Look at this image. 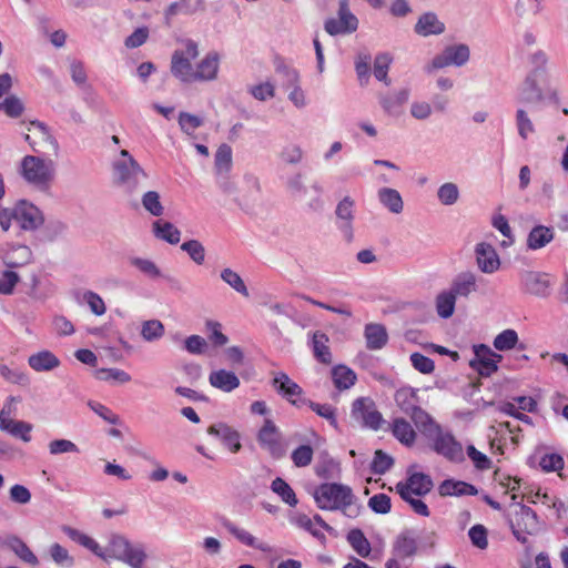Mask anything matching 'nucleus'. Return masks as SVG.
Instances as JSON below:
<instances>
[{
    "label": "nucleus",
    "mask_w": 568,
    "mask_h": 568,
    "mask_svg": "<svg viewBox=\"0 0 568 568\" xmlns=\"http://www.w3.org/2000/svg\"><path fill=\"white\" fill-rule=\"evenodd\" d=\"M314 499L322 510H341L349 518H356L361 513V506L356 504V497L347 485L338 483L321 484L315 489Z\"/></svg>",
    "instance_id": "f257e3e1"
},
{
    "label": "nucleus",
    "mask_w": 568,
    "mask_h": 568,
    "mask_svg": "<svg viewBox=\"0 0 568 568\" xmlns=\"http://www.w3.org/2000/svg\"><path fill=\"white\" fill-rule=\"evenodd\" d=\"M22 178L40 190H47L53 180L54 163L44 161L39 156L26 155L20 165Z\"/></svg>",
    "instance_id": "f03ea898"
},
{
    "label": "nucleus",
    "mask_w": 568,
    "mask_h": 568,
    "mask_svg": "<svg viewBox=\"0 0 568 568\" xmlns=\"http://www.w3.org/2000/svg\"><path fill=\"white\" fill-rule=\"evenodd\" d=\"M184 49L175 50L171 59V73L184 83H193L195 69L192 61L199 57L197 43L191 39L185 40Z\"/></svg>",
    "instance_id": "7ed1b4c3"
},
{
    "label": "nucleus",
    "mask_w": 568,
    "mask_h": 568,
    "mask_svg": "<svg viewBox=\"0 0 568 568\" xmlns=\"http://www.w3.org/2000/svg\"><path fill=\"white\" fill-rule=\"evenodd\" d=\"M120 155L123 159L118 160L113 165L115 179L129 189H135L140 182L146 180L148 174L131 156L129 151L122 150Z\"/></svg>",
    "instance_id": "20e7f679"
},
{
    "label": "nucleus",
    "mask_w": 568,
    "mask_h": 568,
    "mask_svg": "<svg viewBox=\"0 0 568 568\" xmlns=\"http://www.w3.org/2000/svg\"><path fill=\"white\" fill-rule=\"evenodd\" d=\"M27 131L28 133H26L24 140L34 152H52L54 155L58 154L59 144L43 122L38 120L30 121Z\"/></svg>",
    "instance_id": "39448f33"
},
{
    "label": "nucleus",
    "mask_w": 568,
    "mask_h": 568,
    "mask_svg": "<svg viewBox=\"0 0 568 568\" xmlns=\"http://www.w3.org/2000/svg\"><path fill=\"white\" fill-rule=\"evenodd\" d=\"M257 443L274 459H281L286 455V445L282 433L272 419L264 420L257 433Z\"/></svg>",
    "instance_id": "423d86ee"
},
{
    "label": "nucleus",
    "mask_w": 568,
    "mask_h": 568,
    "mask_svg": "<svg viewBox=\"0 0 568 568\" xmlns=\"http://www.w3.org/2000/svg\"><path fill=\"white\" fill-rule=\"evenodd\" d=\"M352 417L373 430H378L385 423L382 414L376 409L374 400L368 397H361L354 400Z\"/></svg>",
    "instance_id": "0eeeda50"
},
{
    "label": "nucleus",
    "mask_w": 568,
    "mask_h": 568,
    "mask_svg": "<svg viewBox=\"0 0 568 568\" xmlns=\"http://www.w3.org/2000/svg\"><path fill=\"white\" fill-rule=\"evenodd\" d=\"M538 529L537 514L528 506L521 505L516 513L515 521L511 523V531L516 539L521 544L528 542V536L535 534Z\"/></svg>",
    "instance_id": "6e6552de"
},
{
    "label": "nucleus",
    "mask_w": 568,
    "mask_h": 568,
    "mask_svg": "<svg viewBox=\"0 0 568 568\" xmlns=\"http://www.w3.org/2000/svg\"><path fill=\"white\" fill-rule=\"evenodd\" d=\"M475 357L470 361V367L480 376L489 377L498 369V363L503 356L495 353L489 346L479 344L474 346Z\"/></svg>",
    "instance_id": "1a4fd4ad"
},
{
    "label": "nucleus",
    "mask_w": 568,
    "mask_h": 568,
    "mask_svg": "<svg viewBox=\"0 0 568 568\" xmlns=\"http://www.w3.org/2000/svg\"><path fill=\"white\" fill-rule=\"evenodd\" d=\"M520 285L526 294L547 297L550 294L552 280L548 273L525 271L520 274Z\"/></svg>",
    "instance_id": "9d476101"
},
{
    "label": "nucleus",
    "mask_w": 568,
    "mask_h": 568,
    "mask_svg": "<svg viewBox=\"0 0 568 568\" xmlns=\"http://www.w3.org/2000/svg\"><path fill=\"white\" fill-rule=\"evenodd\" d=\"M433 486L434 484L430 476L424 473H413L408 475L405 481H398L396 484V491L402 499H408V497L413 495H427Z\"/></svg>",
    "instance_id": "9b49d317"
},
{
    "label": "nucleus",
    "mask_w": 568,
    "mask_h": 568,
    "mask_svg": "<svg viewBox=\"0 0 568 568\" xmlns=\"http://www.w3.org/2000/svg\"><path fill=\"white\" fill-rule=\"evenodd\" d=\"M433 439V449L454 463H460L464 460V449L459 442L449 434L443 433L442 429L435 434Z\"/></svg>",
    "instance_id": "f8f14e48"
},
{
    "label": "nucleus",
    "mask_w": 568,
    "mask_h": 568,
    "mask_svg": "<svg viewBox=\"0 0 568 568\" xmlns=\"http://www.w3.org/2000/svg\"><path fill=\"white\" fill-rule=\"evenodd\" d=\"M273 387L276 392L284 397L287 402L296 407L301 406V398L303 397V388L288 377L287 374L281 372L273 378Z\"/></svg>",
    "instance_id": "ddd939ff"
},
{
    "label": "nucleus",
    "mask_w": 568,
    "mask_h": 568,
    "mask_svg": "<svg viewBox=\"0 0 568 568\" xmlns=\"http://www.w3.org/2000/svg\"><path fill=\"white\" fill-rule=\"evenodd\" d=\"M469 59V49L465 44L447 47L444 52L433 59L434 69H442L448 65H463Z\"/></svg>",
    "instance_id": "4468645a"
},
{
    "label": "nucleus",
    "mask_w": 568,
    "mask_h": 568,
    "mask_svg": "<svg viewBox=\"0 0 568 568\" xmlns=\"http://www.w3.org/2000/svg\"><path fill=\"white\" fill-rule=\"evenodd\" d=\"M16 222L23 230H36L43 223L41 212L33 204L20 201L14 206Z\"/></svg>",
    "instance_id": "2eb2a0df"
},
{
    "label": "nucleus",
    "mask_w": 568,
    "mask_h": 568,
    "mask_svg": "<svg viewBox=\"0 0 568 568\" xmlns=\"http://www.w3.org/2000/svg\"><path fill=\"white\" fill-rule=\"evenodd\" d=\"M476 261L481 272L491 274L500 266L499 256L493 245L479 243L476 245Z\"/></svg>",
    "instance_id": "dca6fc26"
},
{
    "label": "nucleus",
    "mask_w": 568,
    "mask_h": 568,
    "mask_svg": "<svg viewBox=\"0 0 568 568\" xmlns=\"http://www.w3.org/2000/svg\"><path fill=\"white\" fill-rule=\"evenodd\" d=\"M220 65L217 52H209L195 68L193 82L212 81L216 78Z\"/></svg>",
    "instance_id": "f3484780"
},
{
    "label": "nucleus",
    "mask_w": 568,
    "mask_h": 568,
    "mask_svg": "<svg viewBox=\"0 0 568 568\" xmlns=\"http://www.w3.org/2000/svg\"><path fill=\"white\" fill-rule=\"evenodd\" d=\"M207 433L213 436H217L223 445L231 452V453H237L242 445L240 442V434L236 429L233 427L220 423L215 425H211L207 428Z\"/></svg>",
    "instance_id": "a211bd4d"
},
{
    "label": "nucleus",
    "mask_w": 568,
    "mask_h": 568,
    "mask_svg": "<svg viewBox=\"0 0 568 568\" xmlns=\"http://www.w3.org/2000/svg\"><path fill=\"white\" fill-rule=\"evenodd\" d=\"M294 523L297 527L310 532L313 537L321 540L322 542L326 540V537L317 527L327 531L333 530V528L320 515H315L313 518H311L307 515L301 514L294 519Z\"/></svg>",
    "instance_id": "6ab92c4d"
},
{
    "label": "nucleus",
    "mask_w": 568,
    "mask_h": 568,
    "mask_svg": "<svg viewBox=\"0 0 568 568\" xmlns=\"http://www.w3.org/2000/svg\"><path fill=\"white\" fill-rule=\"evenodd\" d=\"M418 392L419 389L410 386H404L396 390L394 395L395 403L406 415L420 407Z\"/></svg>",
    "instance_id": "aec40b11"
},
{
    "label": "nucleus",
    "mask_w": 568,
    "mask_h": 568,
    "mask_svg": "<svg viewBox=\"0 0 568 568\" xmlns=\"http://www.w3.org/2000/svg\"><path fill=\"white\" fill-rule=\"evenodd\" d=\"M209 382L212 387L224 393H231L240 386V378L236 374L226 369L212 371Z\"/></svg>",
    "instance_id": "412c9836"
},
{
    "label": "nucleus",
    "mask_w": 568,
    "mask_h": 568,
    "mask_svg": "<svg viewBox=\"0 0 568 568\" xmlns=\"http://www.w3.org/2000/svg\"><path fill=\"white\" fill-rule=\"evenodd\" d=\"M312 351L315 359L324 365L333 363V355L329 347V337L322 331L312 335Z\"/></svg>",
    "instance_id": "4be33fe9"
},
{
    "label": "nucleus",
    "mask_w": 568,
    "mask_h": 568,
    "mask_svg": "<svg viewBox=\"0 0 568 568\" xmlns=\"http://www.w3.org/2000/svg\"><path fill=\"white\" fill-rule=\"evenodd\" d=\"M393 436L405 446H413L416 440V432L409 422L403 417L394 418L389 424Z\"/></svg>",
    "instance_id": "5701e85b"
},
{
    "label": "nucleus",
    "mask_w": 568,
    "mask_h": 568,
    "mask_svg": "<svg viewBox=\"0 0 568 568\" xmlns=\"http://www.w3.org/2000/svg\"><path fill=\"white\" fill-rule=\"evenodd\" d=\"M29 366L36 372H49L60 366V359L50 351L43 349L28 357Z\"/></svg>",
    "instance_id": "b1692460"
},
{
    "label": "nucleus",
    "mask_w": 568,
    "mask_h": 568,
    "mask_svg": "<svg viewBox=\"0 0 568 568\" xmlns=\"http://www.w3.org/2000/svg\"><path fill=\"white\" fill-rule=\"evenodd\" d=\"M417 429L426 437H433L440 430V426L422 407H418L408 415Z\"/></svg>",
    "instance_id": "393cba45"
},
{
    "label": "nucleus",
    "mask_w": 568,
    "mask_h": 568,
    "mask_svg": "<svg viewBox=\"0 0 568 568\" xmlns=\"http://www.w3.org/2000/svg\"><path fill=\"white\" fill-rule=\"evenodd\" d=\"M414 30L422 37H428L443 33L445 24L438 20L434 12H426L419 17Z\"/></svg>",
    "instance_id": "a878e982"
},
{
    "label": "nucleus",
    "mask_w": 568,
    "mask_h": 568,
    "mask_svg": "<svg viewBox=\"0 0 568 568\" xmlns=\"http://www.w3.org/2000/svg\"><path fill=\"white\" fill-rule=\"evenodd\" d=\"M438 493L440 496H474L477 489L474 485L462 480L446 479L439 485Z\"/></svg>",
    "instance_id": "bb28decb"
},
{
    "label": "nucleus",
    "mask_w": 568,
    "mask_h": 568,
    "mask_svg": "<svg viewBox=\"0 0 568 568\" xmlns=\"http://www.w3.org/2000/svg\"><path fill=\"white\" fill-rule=\"evenodd\" d=\"M224 528L232 534L241 544L268 552L271 548L264 542H257L256 538L243 528L237 527L230 520L223 521Z\"/></svg>",
    "instance_id": "cd10ccee"
},
{
    "label": "nucleus",
    "mask_w": 568,
    "mask_h": 568,
    "mask_svg": "<svg viewBox=\"0 0 568 568\" xmlns=\"http://www.w3.org/2000/svg\"><path fill=\"white\" fill-rule=\"evenodd\" d=\"M32 252L27 245L12 246L4 254L3 262L9 268H17L29 264Z\"/></svg>",
    "instance_id": "c85d7f7f"
},
{
    "label": "nucleus",
    "mask_w": 568,
    "mask_h": 568,
    "mask_svg": "<svg viewBox=\"0 0 568 568\" xmlns=\"http://www.w3.org/2000/svg\"><path fill=\"white\" fill-rule=\"evenodd\" d=\"M4 545L12 550L21 561L30 565L37 566L39 560L33 551L29 548V546L17 536L7 537Z\"/></svg>",
    "instance_id": "c756f323"
},
{
    "label": "nucleus",
    "mask_w": 568,
    "mask_h": 568,
    "mask_svg": "<svg viewBox=\"0 0 568 568\" xmlns=\"http://www.w3.org/2000/svg\"><path fill=\"white\" fill-rule=\"evenodd\" d=\"M366 346L368 349L376 351L383 348L388 339L385 327L381 324H367L364 332Z\"/></svg>",
    "instance_id": "7c9ffc66"
},
{
    "label": "nucleus",
    "mask_w": 568,
    "mask_h": 568,
    "mask_svg": "<svg viewBox=\"0 0 568 568\" xmlns=\"http://www.w3.org/2000/svg\"><path fill=\"white\" fill-rule=\"evenodd\" d=\"M152 231L156 239L165 241L170 244L180 242L181 232L171 222L156 220L152 224Z\"/></svg>",
    "instance_id": "2f4dec72"
},
{
    "label": "nucleus",
    "mask_w": 568,
    "mask_h": 568,
    "mask_svg": "<svg viewBox=\"0 0 568 568\" xmlns=\"http://www.w3.org/2000/svg\"><path fill=\"white\" fill-rule=\"evenodd\" d=\"M416 551V540L406 534H402L396 538L392 549V554L400 558L402 561H406L415 556Z\"/></svg>",
    "instance_id": "473e14b6"
},
{
    "label": "nucleus",
    "mask_w": 568,
    "mask_h": 568,
    "mask_svg": "<svg viewBox=\"0 0 568 568\" xmlns=\"http://www.w3.org/2000/svg\"><path fill=\"white\" fill-rule=\"evenodd\" d=\"M346 539L353 550L362 558H368L372 551L371 542L365 537L364 532L354 528L347 532Z\"/></svg>",
    "instance_id": "72a5a7b5"
},
{
    "label": "nucleus",
    "mask_w": 568,
    "mask_h": 568,
    "mask_svg": "<svg viewBox=\"0 0 568 568\" xmlns=\"http://www.w3.org/2000/svg\"><path fill=\"white\" fill-rule=\"evenodd\" d=\"M554 239V231L550 227L535 226L527 239V245L531 250H539L546 246Z\"/></svg>",
    "instance_id": "f704fd0d"
},
{
    "label": "nucleus",
    "mask_w": 568,
    "mask_h": 568,
    "mask_svg": "<svg viewBox=\"0 0 568 568\" xmlns=\"http://www.w3.org/2000/svg\"><path fill=\"white\" fill-rule=\"evenodd\" d=\"M332 378L337 389H348L356 382V374L345 365H336L332 369Z\"/></svg>",
    "instance_id": "c9c22d12"
},
{
    "label": "nucleus",
    "mask_w": 568,
    "mask_h": 568,
    "mask_svg": "<svg viewBox=\"0 0 568 568\" xmlns=\"http://www.w3.org/2000/svg\"><path fill=\"white\" fill-rule=\"evenodd\" d=\"M301 406H308L318 416L325 418L335 429L338 428L336 408L329 404H318L307 398H301Z\"/></svg>",
    "instance_id": "e433bc0d"
},
{
    "label": "nucleus",
    "mask_w": 568,
    "mask_h": 568,
    "mask_svg": "<svg viewBox=\"0 0 568 568\" xmlns=\"http://www.w3.org/2000/svg\"><path fill=\"white\" fill-rule=\"evenodd\" d=\"M379 201L392 213L398 214L403 211L404 203L398 191L395 189L383 187L378 192Z\"/></svg>",
    "instance_id": "4c0bfd02"
},
{
    "label": "nucleus",
    "mask_w": 568,
    "mask_h": 568,
    "mask_svg": "<svg viewBox=\"0 0 568 568\" xmlns=\"http://www.w3.org/2000/svg\"><path fill=\"white\" fill-rule=\"evenodd\" d=\"M455 296L467 297L476 291V276L473 273H463L454 281L450 290Z\"/></svg>",
    "instance_id": "58836bf2"
},
{
    "label": "nucleus",
    "mask_w": 568,
    "mask_h": 568,
    "mask_svg": "<svg viewBox=\"0 0 568 568\" xmlns=\"http://www.w3.org/2000/svg\"><path fill=\"white\" fill-rule=\"evenodd\" d=\"M94 377L98 381L118 384H125L131 381L130 374L120 368H99L94 372Z\"/></svg>",
    "instance_id": "ea45409f"
},
{
    "label": "nucleus",
    "mask_w": 568,
    "mask_h": 568,
    "mask_svg": "<svg viewBox=\"0 0 568 568\" xmlns=\"http://www.w3.org/2000/svg\"><path fill=\"white\" fill-rule=\"evenodd\" d=\"M456 296L452 291L442 292L436 298L437 314L442 318H448L454 314Z\"/></svg>",
    "instance_id": "a19ab883"
},
{
    "label": "nucleus",
    "mask_w": 568,
    "mask_h": 568,
    "mask_svg": "<svg viewBox=\"0 0 568 568\" xmlns=\"http://www.w3.org/2000/svg\"><path fill=\"white\" fill-rule=\"evenodd\" d=\"M130 546L131 544L126 538L119 535L113 536L110 539L109 546L106 548V559L115 558L122 560L126 551L130 549Z\"/></svg>",
    "instance_id": "79ce46f5"
},
{
    "label": "nucleus",
    "mask_w": 568,
    "mask_h": 568,
    "mask_svg": "<svg viewBox=\"0 0 568 568\" xmlns=\"http://www.w3.org/2000/svg\"><path fill=\"white\" fill-rule=\"evenodd\" d=\"M518 341L517 332L513 328H507L495 337L493 344L497 351L505 352L515 348Z\"/></svg>",
    "instance_id": "37998d69"
},
{
    "label": "nucleus",
    "mask_w": 568,
    "mask_h": 568,
    "mask_svg": "<svg viewBox=\"0 0 568 568\" xmlns=\"http://www.w3.org/2000/svg\"><path fill=\"white\" fill-rule=\"evenodd\" d=\"M338 4V20L343 23L344 30L346 33L355 32L358 28V20L351 12L348 0H339Z\"/></svg>",
    "instance_id": "c03bdc74"
},
{
    "label": "nucleus",
    "mask_w": 568,
    "mask_h": 568,
    "mask_svg": "<svg viewBox=\"0 0 568 568\" xmlns=\"http://www.w3.org/2000/svg\"><path fill=\"white\" fill-rule=\"evenodd\" d=\"M272 490L281 496L282 500L290 506H296L297 498L291 486L282 478L277 477L272 481Z\"/></svg>",
    "instance_id": "a18cd8bd"
},
{
    "label": "nucleus",
    "mask_w": 568,
    "mask_h": 568,
    "mask_svg": "<svg viewBox=\"0 0 568 568\" xmlns=\"http://www.w3.org/2000/svg\"><path fill=\"white\" fill-rule=\"evenodd\" d=\"M221 278L226 284H229L233 290H235L237 293L243 295L244 297L250 296L248 290L244 283V281L242 280L240 274H237L235 271L227 268V267L222 270Z\"/></svg>",
    "instance_id": "49530a36"
},
{
    "label": "nucleus",
    "mask_w": 568,
    "mask_h": 568,
    "mask_svg": "<svg viewBox=\"0 0 568 568\" xmlns=\"http://www.w3.org/2000/svg\"><path fill=\"white\" fill-rule=\"evenodd\" d=\"M142 205L153 216H161L164 212L160 194L156 191L145 192L142 196Z\"/></svg>",
    "instance_id": "de8ad7c7"
},
{
    "label": "nucleus",
    "mask_w": 568,
    "mask_h": 568,
    "mask_svg": "<svg viewBox=\"0 0 568 568\" xmlns=\"http://www.w3.org/2000/svg\"><path fill=\"white\" fill-rule=\"evenodd\" d=\"M394 465V459L382 449H377L371 464L374 474L383 475Z\"/></svg>",
    "instance_id": "09e8293b"
},
{
    "label": "nucleus",
    "mask_w": 568,
    "mask_h": 568,
    "mask_svg": "<svg viewBox=\"0 0 568 568\" xmlns=\"http://www.w3.org/2000/svg\"><path fill=\"white\" fill-rule=\"evenodd\" d=\"M163 334L164 326L159 320L145 321L142 324L141 335L148 342L159 339L163 336Z\"/></svg>",
    "instance_id": "8fccbe9b"
},
{
    "label": "nucleus",
    "mask_w": 568,
    "mask_h": 568,
    "mask_svg": "<svg viewBox=\"0 0 568 568\" xmlns=\"http://www.w3.org/2000/svg\"><path fill=\"white\" fill-rule=\"evenodd\" d=\"M392 63V58L387 53L376 55L374 61V75L378 81H384L389 84L388 70Z\"/></svg>",
    "instance_id": "3c124183"
},
{
    "label": "nucleus",
    "mask_w": 568,
    "mask_h": 568,
    "mask_svg": "<svg viewBox=\"0 0 568 568\" xmlns=\"http://www.w3.org/2000/svg\"><path fill=\"white\" fill-rule=\"evenodd\" d=\"M314 450L310 445H301L292 452L291 458L296 467H306L313 460Z\"/></svg>",
    "instance_id": "603ef678"
},
{
    "label": "nucleus",
    "mask_w": 568,
    "mask_h": 568,
    "mask_svg": "<svg viewBox=\"0 0 568 568\" xmlns=\"http://www.w3.org/2000/svg\"><path fill=\"white\" fill-rule=\"evenodd\" d=\"M181 250L186 252L190 257L199 265L205 260V248L197 240H190L181 245Z\"/></svg>",
    "instance_id": "864d4df0"
},
{
    "label": "nucleus",
    "mask_w": 568,
    "mask_h": 568,
    "mask_svg": "<svg viewBox=\"0 0 568 568\" xmlns=\"http://www.w3.org/2000/svg\"><path fill=\"white\" fill-rule=\"evenodd\" d=\"M23 110V103L16 95H9L0 102V111L4 112L10 118L20 116Z\"/></svg>",
    "instance_id": "5fc2aeb1"
},
{
    "label": "nucleus",
    "mask_w": 568,
    "mask_h": 568,
    "mask_svg": "<svg viewBox=\"0 0 568 568\" xmlns=\"http://www.w3.org/2000/svg\"><path fill=\"white\" fill-rule=\"evenodd\" d=\"M369 508L376 514H388L392 508V501L386 494H376L368 500Z\"/></svg>",
    "instance_id": "6e6d98bb"
},
{
    "label": "nucleus",
    "mask_w": 568,
    "mask_h": 568,
    "mask_svg": "<svg viewBox=\"0 0 568 568\" xmlns=\"http://www.w3.org/2000/svg\"><path fill=\"white\" fill-rule=\"evenodd\" d=\"M542 98L541 90L538 88L535 79L529 75L525 81V87L523 89L521 101L523 102H534L540 101Z\"/></svg>",
    "instance_id": "4d7b16f0"
},
{
    "label": "nucleus",
    "mask_w": 568,
    "mask_h": 568,
    "mask_svg": "<svg viewBox=\"0 0 568 568\" xmlns=\"http://www.w3.org/2000/svg\"><path fill=\"white\" fill-rule=\"evenodd\" d=\"M131 264L151 278L161 277V271L151 260L133 257Z\"/></svg>",
    "instance_id": "13d9d810"
},
{
    "label": "nucleus",
    "mask_w": 568,
    "mask_h": 568,
    "mask_svg": "<svg viewBox=\"0 0 568 568\" xmlns=\"http://www.w3.org/2000/svg\"><path fill=\"white\" fill-rule=\"evenodd\" d=\"M410 363L422 374H430L435 369L434 361L417 352L410 355Z\"/></svg>",
    "instance_id": "bf43d9fd"
},
{
    "label": "nucleus",
    "mask_w": 568,
    "mask_h": 568,
    "mask_svg": "<svg viewBox=\"0 0 568 568\" xmlns=\"http://www.w3.org/2000/svg\"><path fill=\"white\" fill-rule=\"evenodd\" d=\"M72 538L81 546L90 549L94 555L103 559H106L105 552L102 551L100 545L90 536L82 532L73 531Z\"/></svg>",
    "instance_id": "052dcab7"
},
{
    "label": "nucleus",
    "mask_w": 568,
    "mask_h": 568,
    "mask_svg": "<svg viewBox=\"0 0 568 568\" xmlns=\"http://www.w3.org/2000/svg\"><path fill=\"white\" fill-rule=\"evenodd\" d=\"M179 124L183 132L192 135L194 131L202 125V120L191 113L181 112L179 115Z\"/></svg>",
    "instance_id": "680f3d73"
},
{
    "label": "nucleus",
    "mask_w": 568,
    "mask_h": 568,
    "mask_svg": "<svg viewBox=\"0 0 568 568\" xmlns=\"http://www.w3.org/2000/svg\"><path fill=\"white\" fill-rule=\"evenodd\" d=\"M88 406L97 414L99 415L102 419H104L105 422H108L109 424L111 425H116L119 424L120 419H119V416L116 414H114L109 407H106L105 405L99 403V402H94V400H90L88 403Z\"/></svg>",
    "instance_id": "e2e57ef3"
},
{
    "label": "nucleus",
    "mask_w": 568,
    "mask_h": 568,
    "mask_svg": "<svg viewBox=\"0 0 568 568\" xmlns=\"http://www.w3.org/2000/svg\"><path fill=\"white\" fill-rule=\"evenodd\" d=\"M146 555L142 547H135L133 545L130 546V549L126 551L122 561L130 565L132 568H141Z\"/></svg>",
    "instance_id": "0e129e2a"
},
{
    "label": "nucleus",
    "mask_w": 568,
    "mask_h": 568,
    "mask_svg": "<svg viewBox=\"0 0 568 568\" xmlns=\"http://www.w3.org/2000/svg\"><path fill=\"white\" fill-rule=\"evenodd\" d=\"M458 195V187L454 183H445L438 190V199L444 205L456 203Z\"/></svg>",
    "instance_id": "69168bd1"
},
{
    "label": "nucleus",
    "mask_w": 568,
    "mask_h": 568,
    "mask_svg": "<svg viewBox=\"0 0 568 568\" xmlns=\"http://www.w3.org/2000/svg\"><path fill=\"white\" fill-rule=\"evenodd\" d=\"M83 300L87 302L91 312L94 315L101 316L105 313L106 307H105L104 301L102 300V297L99 294H97L92 291H88L84 293Z\"/></svg>",
    "instance_id": "338daca9"
},
{
    "label": "nucleus",
    "mask_w": 568,
    "mask_h": 568,
    "mask_svg": "<svg viewBox=\"0 0 568 568\" xmlns=\"http://www.w3.org/2000/svg\"><path fill=\"white\" fill-rule=\"evenodd\" d=\"M468 536L477 548L486 549L488 547L487 529L483 525L473 526L468 531Z\"/></svg>",
    "instance_id": "774afa93"
}]
</instances>
